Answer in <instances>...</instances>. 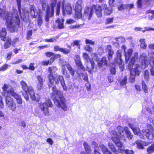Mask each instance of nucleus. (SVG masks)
Instances as JSON below:
<instances>
[{
  "label": "nucleus",
  "instance_id": "nucleus-1",
  "mask_svg": "<svg viewBox=\"0 0 154 154\" xmlns=\"http://www.w3.org/2000/svg\"><path fill=\"white\" fill-rule=\"evenodd\" d=\"M52 77L50 78L48 83L49 89L51 88L53 93H51V98L53 100L55 105L58 107L61 108L64 111L67 110L68 107L66 103V100L62 93L57 88L55 80H52ZM57 85V84H56Z\"/></svg>",
  "mask_w": 154,
  "mask_h": 154
},
{
  "label": "nucleus",
  "instance_id": "nucleus-2",
  "mask_svg": "<svg viewBox=\"0 0 154 154\" xmlns=\"http://www.w3.org/2000/svg\"><path fill=\"white\" fill-rule=\"evenodd\" d=\"M17 13L16 14H12L9 12H6L1 8H0V16L4 20H6L7 28L10 32H15L17 28L14 23V22L17 25H20V20L17 10H15L14 13Z\"/></svg>",
  "mask_w": 154,
  "mask_h": 154
},
{
  "label": "nucleus",
  "instance_id": "nucleus-3",
  "mask_svg": "<svg viewBox=\"0 0 154 154\" xmlns=\"http://www.w3.org/2000/svg\"><path fill=\"white\" fill-rule=\"evenodd\" d=\"M138 53H135L134 56L130 60L128 66V68L130 71V76L129 81L131 83H134L135 81L136 75L139 76L141 73V69L140 65L136 64L134 68H133L136 59L138 58Z\"/></svg>",
  "mask_w": 154,
  "mask_h": 154
},
{
  "label": "nucleus",
  "instance_id": "nucleus-4",
  "mask_svg": "<svg viewBox=\"0 0 154 154\" xmlns=\"http://www.w3.org/2000/svg\"><path fill=\"white\" fill-rule=\"evenodd\" d=\"M129 126L134 134L138 135L142 139L145 140L147 138L149 140H152L153 138V134L149 129H144L141 132L139 128L134 127L132 124H129Z\"/></svg>",
  "mask_w": 154,
  "mask_h": 154
},
{
  "label": "nucleus",
  "instance_id": "nucleus-5",
  "mask_svg": "<svg viewBox=\"0 0 154 154\" xmlns=\"http://www.w3.org/2000/svg\"><path fill=\"white\" fill-rule=\"evenodd\" d=\"M57 69V68L55 67H49L48 71L49 72L50 74L48 76V80H49L50 77H52V78L51 79L52 80H55V83L56 84H59L60 82L64 90L66 91L67 89V87L66 85L63 76L61 75L53 76V73H54Z\"/></svg>",
  "mask_w": 154,
  "mask_h": 154
},
{
  "label": "nucleus",
  "instance_id": "nucleus-6",
  "mask_svg": "<svg viewBox=\"0 0 154 154\" xmlns=\"http://www.w3.org/2000/svg\"><path fill=\"white\" fill-rule=\"evenodd\" d=\"M20 84L24 91V93H22V94L26 100L28 101L29 100V97L28 95L29 94L32 100H35L36 97L32 88L30 86L28 87L26 82L23 80L20 82Z\"/></svg>",
  "mask_w": 154,
  "mask_h": 154
},
{
  "label": "nucleus",
  "instance_id": "nucleus-7",
  "mask_svg": "<svg viewBox=\"0 0 154 154\" xmlns=\"http://www.w3.org/2000/svg\"><path fill=\"white\" fill-rule=\"evenodd\" d=\"M8 88V86L7 85L5 84L4 85L2 88L3 91L2 95L3 96L11 95L16 99L18 103L22 104V100L20 96L14 92L13 89L7 90Z\"/></svg>",
  "mask_w": 154,
  "mask_h": 154
},
{
  "label": "nucleus",
  "instance_id": "nucleus-8",
  "mask_svg": "<svg viewBox=\"0 0 154 154\" xmlns=\"http://www.w3.org/2000/svg\"><path fill=\"white\" fill-rule=\"evenodd\" d=\"M111 133L113 136L111 137L112 141L115 143L118 149H121V148L123 146V143L119 139L120 135L115 130L112 131Z\"/></svg>",
  "mask_w": 154,
  "mask_h": 154
},
{
  "label": "nucleus",
  "instance_id": "nucleus-9",
  "mask_svg": "<svg viewBox=\"0 0 154 154\" xmlns=\"http://www.w3.org/2000/svg\"><path fill=\"white\" fill-rule=\"evenodd\" d=\"M83 57L86 60V62L88 64L90 62L91 66L87 65L86 69L90 74L92 73V71H93L94 68L95 63L92 59H90L88 54L86 53L83 54Z\"/></svg>",
  "mask_w": 154,
  "mask_h": 154
},
{
  "label": "nucleus",
  "instance_id": "nucleus-10",
  "mask_svg": "<svg viewBox=\"0 0 154 154\" xmlns=\"http://www.w3.org/2000/svg\"><path fill=\"white\" fill-rule=\"evenodd\" d=\"M53 106L51 101L50 99L48 100L47 103H44L41 104L39 106L40 109L42 111L45 116L49 115L48 107L52 108Z\"/></svg>",
  "mask_w": 154,
  "mask_h": 154
},
{
  "label": "nucleus",
  "instance_id": "nucleus-11",
  "mask_svg": "<svg viewBox=\"0 0 154 154\" xmlns=\"http://www.w3.org/2000/svg\"><path fill=\"white\" fill-rule=\"evenodd\" d=\"M65 1L62 2V10L63 15L65 16L66 14L70 15L72 13V7L71 4L66 3L65 4Z\"/></svg>",
  "mask_w": 154,
  "mask_h": 154
},
{
  "label": "nucleus",
  "instance_id": "nucleus-12",
  "mask_svg": "<svg viewBox=\"0 0 154 154\" xmlns=\"http://www.w3.org/2000/svg\"><path fill=\"white\" fill-rule=\"evenodd\" d=\"M116 57L115 59V62L119 65V67L121 71H123L124 69L123 66L124 64L122 60V51L121 50H118L116 52Z\"/></svg>",
  "mask_w": 154,
  "mask_h": 154
},
{
  "label": "nucleus",
  "instance_id": "nucleus-13",
  "mask_svg": "<svg viewBox=\"0 0 154 154\" xmlns=\"http://www.w3.org/2000/svg\"><path fill=\"white\" fill-rule=\"evenodd\" d=\"M21 0H16L19 14L21 18L23 19L28 15L29 13L25 8H22L21 10Z\"/></svg>",
  "mask_w": 154,
  "mask_h": 154
},
{
  "label": "nucleus",
  "instance_id": "nucleus-14",
  "mask_svg": "<svg viewBox=\"0 0 154 154\" xmlns=\"http://www.w3.org/2000/svg\"><path fill=\"white\" fill-rule=\"evenodd\" d=\"M82 1L78 0L76 2L75 9V16L76 18H80L82 17Z\"/></svg>",
  "mask_w": 154,
  "mask_h": 154
},
{
  "label": "nucleus",
  "instance_id": "nucleus-15",
  "mask_svg": "<svg viewBox=\"0 0 154 154\" xmlns=\"http://www.w3.org/2000/svg\"><path fill=\"white\" fill-rule=\"evenodd\" d=\"M92 56L93 58L96 60L98 63V66L99 67H101L103 64L105 66H107L108 65V61L106 60V58L103 57L100 60H99L98 56L97 53H94L92 54Z\"/></svg>",
  "mask_w": 154,
  "mask_h": 154
},
{
  "label": "nucleus",
  "instance_id": "nucleus-16",
  "mask_svg": "<svg viewBox=\"0 0 154 154\" xmlns=\"http://www.w3.org/2000/svg\"><path fill=\"white\" fill-rule=\"evenodd\" d=\"M11 95H8L5 97V103L6 105L12 111H14L16 109V106L12 98L11 97Z\"/></svg>",
  "mask_w": 154,
  "mask_h": 154
},
{
  "label": "nucleus",
  "instance_id": "nucleus-17",
  "mask_svg": "<svg viewBox=\"0 0 154 154\" xmlns=\"http://www.w3.org/2000/svg\"><path fill=\"white\" fill-rule=\"evenodd\" d=\"M94 12V10L93 8H90L89 7L86 6L84 9L83 16L85 17H88V19L90 20L92 17Z\"/></svg>",
  "mask_w": 154,
  "mask_h": 154
},
{
  "label": "nucleus",
  "instance_id": "nucleus-18",
  "mask_svg": "<svg viewBox=\"0 0 154 154\" xmlns=\"http://www.w3.org/2000/svg\"><path fill=\"white\" fill-rule=\"evenodd\" d=\"M51 11H46V14L45 16V21L46 22H48L49 18L51 17L54 15V8L55 7L51 6Z\"/></svg>",
  "mask_w": 154,
  "mask_h": 154
},
{
  "label": "nucleus",
  "instance_id": "nucleus-19",
  "mask_svg": "<svg viewBox=\"0 0 154 154\" xmlns=\"http://www.w3.org/2000/svg\"><path fill=\"white\" fill-rule=\"evenodd\" d=\"M122 49L124 50L125 60L127 62L129 60L131 57V55L133 52V50L132 49H129L128 50L127 52L126 53L125 52L126 46L124 45H122Z\"/></svg>",
  "mask_w": 154,
  "mask_h": 154
},
{
  "label": "nucleus",
  "instance_id": "nucleus-20",
  "mask_svg": "<svg viewBox=\"0 0 154 154\" xmlns=\"http://www.w3.org/2000/svg\"><path fill=\"white\" fill-rule=\"evenodd\" d=\"M74 59L76 65L79 66V69L85 71V68L83 65L79 56L78 55H76L75 56Z\"/></svg>",
  "mask_w": 154,
  "mask_h": 154
},
{
  "label": "nucleus",
  "instance_id": "nucleus-21",
  "mask_svg": "<svg viewBox=\"0 0 154 154\" xmlns=\"http://www.w3.org/2000/svg\"><path fill=\"white\" fill-rule=\"evenodd\" d=\"M54 50L55 51H59L63 53L64 54L67 55L70 52L69 49L67 48H60L59 46L57 45L54 47Z\"/></svg>",
  "mask_w": 154,
  "mask_h": 154
},
{
  "label": "nucleus",
  "instance_id": "nucleus-22",
  "mask_svg": "<svg viewBox=\"0 0 154 154\" xmlns=\"http://www.w3.org/2000/svg\"><path fill=\"white\" fill-rule=\"evenodd\" d=\"M102 8L104 10V14L106 15H110L112 11V9L111 8L107 7L106 4L102 5Z\"/></svg>",
  "mask_w": 154,
  "mask_h": 154
},
{
  "label": "nucleus",
  "instance_id": "nucleus-23",
  "mask_svg": "<svg viewBox=\"0 0 154 154\" xmlns=\"http://www.w3.org/2000/svg\"><path fill=\"white\" fill-rule=\"evenodd\" d=\"M29 14L32 18H35L38 14L35 7L33 5H31L30 8Z\"/></svg>",
  "mask_w": 154,
  "mask_h": 154
},
{
  "label": "nucleus",
  "instance_id": "nucleus-24",
  "mask_svg": "<svg viewBox=\"0 0 154 154\" xmlns=\"http://www.w3.org/2000/svg\"><path fill=\"white\" fill-rule=\"evenodd\" d=\"M40 2L41 4L42 10L44 11H51L50 7L46 3L45 0H40Z\"/></svg>",
  "mask_w": 154,
  "mask_h": 154
},
{
  "label": "nucleus",
  "instance_id": "nucleus-25",
  "mask_svg": "<svg viewBox=\"0 0 154 154\" xmlns=\"http://www.w3.org/2000/svg\"><path fill=\"white\" fill-rule=\"evenodd\" d=\"M7 34L6 29L5 28H2L1 30L0 29V38L3 41L6 40V35Z\"/></svg>",
  "mask_w": 154,
  "mask_h": 154
},
{
  "label": "nucleus",
  "instance_id": "nucleus-26",
  "mask_svg": "<svg viewBox=\"0 0 154 154\" xmlns=\"http://www.w3.org/2000/svg\"><path fill=\"white\" fill-rule=\"evenodd\" d=\"M64 67L66 66L68 70L69 71L70 74L73 76L75 74V70L73 69L72 66L70 65L69 63L68 62H66L63 65Z\"/></svg>",
  "mask_w": 154,
  "mask_h": 154
},
{
  "label": "nucleus",
  "instance_id": "nucleus-27",
  "mask_svg": "<svg viewBox=\"0 0 154 154\" xmlns=\"http://www.w3.org/2000/svg\"><path fill=\"white\" fill-rule=\"evenodd\" d=\"M120 85L121 86H125L128 83V77L127 76L122 77L119 80Z\"/></svg>",
  "mask_w": 154,
  "mask_h": 154
},
{
  "label": "nucleus",
  "instance_id": "nucleus-28",
  "mask_svg": "<svg viewBox=\"0 0 154 154\" xmlns=\"http://www.w3.org/2000/svg\"><path fill=\"white\" fill-rule=\"evenodd\" d=\"M117 130L119 134V135L124 137L125 136V127L123 128L122 127L119 126L117 128Z\"/></svg>",
  "mask_w": 154,
  "mask_h": 154
},
{
  "label": "nucleus",
  "instance_id": "nucleus-29",
  "mask_svg": "<svg viewBox=\"0 0 154 154\" xmlns=\"http://www.w3.org/2000/svg\"><path fill=\"white\" fill-rule=\"evenodd\" d=\"M140 60H141V64H142L143 66V67L145 68L146 66L148 64V62L146 60V58L143 56L142 55H141L140 56Z\"/></svg>",
  "mask_w": 154,
  "mask_h": 154
},
{
  "label": "nucleus",
  "instance_id": "nucleus-30",
  "mask_svg": "<svg viewBox=\"0 0 154 154\" xmlns=\"http://www.w3.org/2000/svg\"><path fill=\"white\" fill-rule=\"evenodd\" d=\"M64 19L58 18L56 21V22L58 23L57 27L58 29H61L64 28L63 22Z\"/></svg>",
  "mask_w": 154,
  "mask_h": 154
},
{
  "label": "nucleus",
  "instance_id": "nucleus-31",
  "mask_svg": "<svg viewBox=\"0 0 154 154\" xmlns=\"http://www.w3.org/2000/svg\"><path fill=\"white\" fill-rule=\"evenodd\" d=\"M95 13L98 17H101L102 16V11L103 8H102V5L99 6L97 8H96Z\"/></svg>",
  "mask_w": 154,
  "mask_h": 154
},
{
  "label": "nucleus",
  "instance_id": "nucleus-32",
  "mask_svg": "<svg viewBox=\"0 0 154 154\" xmlns=\"http://www.w3.org/2000/svg\"><path fill=\"white\" fill-rule=\"evenodd\" d=\"M83 146L87 154H92L91 147L87 142H85L84 143Z\"/></svg>",
  "mask_w": 154,
  "mask_h": 154
},
{
  "label": "nucleus",
  "instance_id": "nucleus-33",
  "mask_svg": "<svg viewBox=\"0 0 154 154\" xmlns=\"http://www.w3.org/2000/svg\"><path fill=\"white\" fill-rule=\"evenodd\" d=\"M125 135H126V137L129 140L132 139L133 137V135L132 134L128 128L127 127H125Z\"/></svg>",
  "mask_w": 154,
  "mask_h": 154
},
{
  "label": "nucleus",
  "instance_id": "nucleus-34",
  "mask_svg": "<svg viewBox=\"0 0 154 154\" xmlns=\"http://www.w3.org/2000/svg\"><path fill=\"white\" fill-rule=\"evenodd\" d=\"M139 42L140 43V47L142 49H145L147 47V45L146 43L145 40L144 38H141Z\"/></svg>",
  "mask_w": 154,
  "mask_h": 154
},
{
  "label": "nucleus",
  "instance_id": "nucleus-35",
  "mask_svg": "<svg viewBox=\"0 0 154 154\" xmlns=\"http://www.w3.org/2000/svg\"><path fill=\"white\" fill-rule=\"evenodd\" d=\"M122 146L121 148V149H118L120 152L122 153L124 152L126 154H134V152L133 150L128 149H122Z\"/></svg>",
  "mask_w": 154,
  "mask_h": 154
},
{
  "label": "nucleus",
  "instance_id": "nucleus-36",
  "mask_svg": "<svg viewBox=\"0 0 154 154\" xmlns=\"http://www.w3.org/2000/svg\"><path fill=\"white\" fill-rule=\"evenodd\" d=\"M108 146L110 149L112 151L115 153V154H119V152L117 151L115 146L111 143H108Z\"/></svg>",
  "mask_w": 154,
  "mask_h": 154
},
{
  "label": "nucleus",
  "instance_id": "nucleus-37",
  "mask_svg": "<svg viewBox=\"0 0 154 154\" xmlns=\"http://www.w3.org/2000/svg\"><path fill=\"white\" fill-rule=\"evenodd\" d=\"M59 38L58 36L54 37L50 39H45L44 40L45 42H57V40Z\"/></svg>",
  "mask_w": 154,
  "mask_h": 154
},
{
  "label": "nucleus",
  "instance_id": "nucleus-38",
  "mask_svg": "<svg viewBox=\"0 0 154 154\" xmlns=\"http://www.w3.org/2000/svg\"><path fill=\"white\" fill-rule=\"evenodd\" d=\"M146 3H150L152 2H154V0H145ZM137 6L138 8H140L142 7V0H137Z\"/></svg>",
  "mask_w": 154,
  "mask_h": 154
},
{
  "label": "nucleus",
  "instance_id": "nucleus-39",
  "mask_svg": "<svg viewBox=\"0 0 154 154\" xmlns=\"http://www.w3.org/2000/svg\"><path fill=\"white\" fill-rule=\"evenodd\" d=\"M54 61V59L51 58L50 60L44 61L42 62L41 63L43 66H47L48 64H51Z\"/></svg>",
  "mask_w": 154,
  "mask_h": 154
},
{
  "label": "nucleus",
  "instance_id": "nucleus-40",
  "mask_svg": "<svg viewBox=\"0 0 154 154\" xmlns=\"http://www.w3.org/2000/svg\"><path fill=\"white\" fill-rule=\"evenodd\" d=\"M149 72L147 70H146L144 71L143 75L144 79L146 81H149Z\"/></svg>",
  "mask_w": 154,
  "mask_h": 154
},
{
  "label": "nucleus",
  "instance_id": "nucleus-41",
  "mask_svg": "<svg viewBox=\"0 0 154 154\" xmlns=\"http://www.w3.org/2000/svg\"><path fill=\"white\" fill-rule=\"evenodd\" d=\"M11 38H9L6 40V42L5 43L4 47L5 49H7L9 48L11 44Z\"/></svg>",
  "mask_w": 154,
  "mask_h": 154
},
{
  "label": "nucleus",
  "instance_id": "nucleus-42",
  "mask_svg": "<svg viewBox=\"0 0 154 154\" xmlns=\"http://www.w3.org/2000/svg\"><path fill=\"white\" fill-rule=\"evenodd\" d=\"M147 152L149 154H151L154 152V143L152 144L150 146L147 148Z\"/></svg>",
  "mask_w": 154,
  "mask_h": 154
},
{
  "label": "nucleus",
  "instance_id": "nucleus-43",
  "mask_svg": "<svg viewBox=\"0 0 154 154\" xmlns=\"http://www.w3.org/2000/svg\"><path fill=\"white\" fill-rule=\"evenodd\" d=\"M101 150L104 154H112L111 152L105 146L102 147Z\"/></svg>",
  "mask_w": 154,
  "mask_h": 154
},
{
  "label": "nucleus",
  "instance_id": "nucleus-44",
  "mask_svg": "<svg viewBox=\"0 0 154 154\" xmlns=\"http://www.w3.org/2000/svg\"><path fill=\"white\" fill-rule=\"evenodd\" d=\"M142 89L144 92L146 93L148 92V88L145 82L143 81L142 82Z\"/></svg>",
  "mask_w": 154,
  "mask_h": 154
},
{
  "label": "nucleus",
  "instance_id": "nucleus-45",
  "mask_svg": "<svg viewBox=\"0 0 154 154\" xmlns=\"http://www.w3.org/2000/svg\"><path fill=\"white\" fill-rule=\"evenodd\" d=\"M60 7L61 2H58L57 3L56 8V14L57 15H58L59 14Z\"/></svg>",
  "mask_w": 154,
  "mask_h": 154
},
{
  "label": "nucleus",
  "instance_id": "nucleus-46",
  "mask_svg": "<svg viewBox=\"0 0 154 154\" xmlns=\"http://www.w3.org/2000/svg\"><path fill=\"white\" fill-rule=\"evenodd\" d=\"M136 144H137V148L139 149H143L144 148L143 146L139 140H137L135 142Z\"/></svg>",
  "mask_w": 154,
  "mask_h": 154
},
{
  "label": "nucleus",
  "instance_id": "nucleus-47",
  "mask_svg": "<svg viewBox=\"0 0 154 154\" xmlns=\"http://www.w3.org/2000/svg\"><path fill=\"white\" fill-rule=\"evenodd\" d=\"M116 40L118 43H121L124 42L125 40V38L123 37H120L119 38H116Z\"/></svg>",
  "mask_w": 154,
  "mask_h": 154
},
{
  "label": "nucleus",
  "instance_id": "nucleus-48",
  "mask_svg": "<svg viewBox=\"0 0 154 154\" xmlns=\"http://www.w3.org/2000/svg\"><path fill=\"white\" fill-rule=\"evenodd\" d=\"M125 9H128L129 10L134 8V5L133 4H125Z\"/></svg>",
  "mask_w": 154,
  "mask_h": 154
},
{
  "label": "nucleus",
  "instance_id": "nucleus-49",
  "mask_svg": "<svg viewBox=\"0 0 154 154\" xmlns=\"http://www.w3.org/2000/svg\"><path fill=\"white\" fill-rule=\"evenodd\" d=\"M32 34V30H29L27 33V37L26 39L27 40H29L31 39V37Z\"/></svg>",
  "mask_w": 154,
  "mask_h": 154
},
{
  "label": "nucleus",
  "instance_id": "nucleus-50",
  "mask_svg": "<svg viewBox=\"0 0 154 154\" xmlns=\"http://www.w3.org/2000/svg\"><path fill=\"white\" fill-rule=\"evenodd\" d=\"M110 72L111 74L112 75H115L116 74V71L115 66H112L110 68Z\"/></svg>",
  "mask_w": 154,
  "mask_h": 154
},
{
  "label": "nucleus",
  "instance_id": "nucleus-51",
  "mask_svg": "<svg viewBox=\"0 0 154 154\" xmlns=\"http://www.w3.org/2000/svg\"><path fill=\"white\" fill-rule=\"evenodd\" d=\"M125 4H122L119 5L118 7V10L120 11H122L123 10H125Z\"/></svg>",
  "mask_w": 154,
  "mask_h": 154
},
{
  "label": "nucleus",
  "instance_id": "nucleus-52",
  "mask_svg": "<svg viewBox=\"0 0 154 154\" xmlns=\"http://www.w3.org/2000/svg\"><path fill=\"white\" fill-rule=\"evenodd\" d=\"M109 6L111 7H114L116 5L115 0H109Z\"/></svg>",
  "mask_w": 154,
  "mask_h": 154
},
{
  "label": "nucleus",
  "instance_id": "nucleus-53",
  "mask_svg": "<svg viewBox=\"0 0 154 154\" xmlns=\"http://www.w3.org/2000/svg\"><path fill=\"white\" fill-rule=\"evenodd\" d=\"M80 41L78 40H75L74 41L73 43L71 44V45L73 47H75V46H78L79 45V43Z\"/></svg>",
  "mask_w": 154,
  "mask_h": 154
},
{
  "label": "nucleus",
  "instance_id": "nucleus-54",
  "mask_svg": "<svg viewBox=\"0 0 154 154\" xmlns=\"http://www.w3.org/2000/svg\"><path fill=\"white\" fill-rule=\"evenodd\" d=\"M8 67V65L5 64L0 68V71H5L6 70Z\"/></svg>",
  "mask_w": 154,
  "mask_h": 154
},
{
  "label": "nucleus",
  "instance_id": "nucleus-55",
  "mask_svg": "<svg viewBox=\"0 0 154 154\" xmlns=\"http://www.w3.org/2000/svg\"><path fill=\"white\" fill-rule=\"evenodd\" d=\"M38 83H43V79L41 75H38L36 77Z\"/></svg>",
  "mask_w": 154,
  "mask_h": 154
},
{
  "label": "nucleus",
  "instance_id": "nucleus-56",
  "mask_svg": "<svg viewBox=\"0 0 154 154\" xmlns=\"http://www.w3.org/2000/svg\"><path fill=\"white\" fill-rule=\"evenodd\" d=\"M85 43L86 44H90L94 45L95 44L94 42L91 40H89L88 39H86L85 41Z\"/></svg>",
  "mask_w": 154,
  "mask_h": 154
},
{
  "label": "nucleus",
  "instance_id": "nucleus-57",
  "mask_svg": "<svg viewBox=\"0 0 154 154\" xmlns=\"http://www.w3.org/2000/svg\"><path fill=\"white\" fill-rule=\"evenodd\" d=\"M4 107V105L2 100V97L0 96V109H2Z\"/></svg>",
  "mask_w": 154,
  "mask_h": 154
},
{
  "label": "nucleus",
  "instance_id": "nucleus-58",
  "mask_svg": "<svg viewBox=\"0 0 154 154\" xmlns=\"http://www.w3.org/2000/svg\"><path fill=\"white\" fill-rule=\"evenodd\" d=\"M108 60H110L112 57V56L114 54V52L113 51L111 50V51H108Z\"/></svg>",
  "mask_w": 154,
  "mask_h": 154
},
{
  "label": "nucleus",
  "instance_id": "nucleus-59",
  "mask_svg": "<svg viewBox=\"0 0 154 154\" xmlns=\"http://www.w3.org/2000/svg\"><path fill=\"white\" fill-rule=\"evenodd\" d=\"M108 79L109 82L111 83L113 81V77L111 74H109L108 75Z\"/></svg>",
  "mask_w": 154,
  "mask_h": 154
},
{
  "label": "nucleus",
  "instance_id": "nucleus-60",
  "mask_svg": "<svg viewBox=\"0 0 154 154\" xmlns=\"http://www.w3.org/2000/svg\"><path fill=\"white\" fill-rule=\"evenodd\" d=\"M113 17L107 18L106 20V23L107 24H109L112 23L113 22Z\"/></svg>",
  "mask_w": 154,
  "mask_h": 154
},
{
  "label": "nucleus",
  "instance_id": "nucleus-61",
  "mask_svg": "<svg viewBox=\"0 0 154 154\" xmlns=\"http://www.w3.org/2000/svg\"><path fill=\"white\" fill-rule=\"evenodd\" d=\"M19 40V39L17 38H16L15 39H14L11 42L12 45L13 47H15V43L17 42Z\"/></svg>",
  "mask_w": 154,
  "mask_h": 154
},
{
  "label": "nucleus",
  "instance_id": "nucleus-62",
  "mask_svg": "<svg viewBox=\"0 0 154 154\" xmlns=\"http://www.w3.org/2000/svg\"><path fill=\"white\" fill-rule=\"evenodd\" d=\"M61 56L60 54H53V56L51 58H53V59H54V60L55 59H57L59 58Z\"/></svg>",
  "mask_w": 154,
  "mask_h": 154
},
{
  "label": "nucleus",
  "instance_id": "nucleus-63",
  "mask_svg": "<svg viewBox=\"0 0 154 154\" xmlns=\"http://www.w3.org/2000/svg\"><path fill=\"white\" fill-rule=\"evenodd\" d=\"M92 48L89 45H87L85 46V49L89 52L91 51Z\"/></svg>",
  "mask_w": 154,
  "mask_h": 154
},
{
  "label": "nucleus",
  "instance_id": "nucleus-64",
  "mask_svg": "<svg viewBox=\"0 0 154 154\" xmlns=\"http://www.w3.org/2000/svg\"><path fill=\"white\" fill-rule=\"evenodd\" d=\"M34 63H30L28 67V69L32 70H34L35 69V67L34 66Z\"/></svg>",
  "mask_w": 154,
  "mask_h": 154
}]
</instances>
